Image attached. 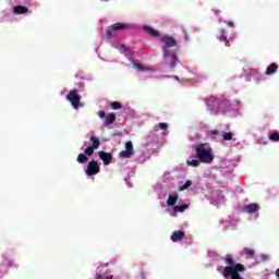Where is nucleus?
<instances>
[{"mask_svg": "<svg viewBox=\"0 0 279 279\" xmlns=\"http://www.w3.org/2000/svg\"><path fill=\"white\" fill-rule=\"evenodd\" d=\"M226 267H219L217 271H221L223 278H231V279H244L240 274L245 271V266L241 263H236L232 254H227L225 256Z\"/></svg>", "mask_w": 279, "mask_h": 279, "instance_id": "f257e3e1", "label": "nucleus"}, {"mask_svg": "<svg viewBox=\"0 0 279 279\" xmlns=\"http://www.w3.org/2000/svg\"><path fill=\"white\" fill-rule=\"evenodd\" d=\"M196 158H198L199 162H204L205 165H210L213 160H215V156H213V148L208 144H201L196 146Z\"/></svg>", "mask_w": 279, "mask_h": 279, "instance_id": "f03ea898", "label": "nucleus"}, {"mask_svg": "<svg viewBox=\"0 0 279 279\" xmlns=\"http://www.w3.org/2000/svg\"><path fill=\"white\" fill-rule=\"evenodd\" d=\"M160 41L163 43L162 47V58H168L170 56V51L168 49H171V47H178V40L173 38L172 36H163L160 38Z\"/></svg>", "mask_w": 279, "mask_h": 279, "instance_id": "7ed1b4c3", "label": "nucleus"}, {"mask_svg": "<svg viewBox=\"0 0 279 279\" xmlns=\"http://www.w3.org/2000/svg\"><path fill=\"white\" fill-rule=\"evenodd\" d=\"M68 101L72 105L74 110H80V101H82V96L77 93V89H72L66 95Z\"/></svg>", "mask_w": 279, "mask_h": 279, "instance_id": "20e7f679", "label": "nucleus"}, {"mask_svg": "<svg viewBox=\"0 0 279 279\" xmlns=\"http://www.w3.org/2000/svg\"><path fill=\"white\" fill-rule=\"evenodd\" d=\"M130 25L123 23H116L112 24L107 28V38H112V32H123V29H128Z\"/></svg>", "mask_w": 279, "mask_h": 279, "instance_id": "39448f33", "label": "nucleus"}, {"mask_svg": "<svg viewBox=\"0 0 279 279\" xmlns=\"http://www.w3.org/2000/svg\"><path fill=\"white\" fill-rule=\"evenodd\" d=\"M99 171H101V168L99 167V162H97V160H92L88 162L85 173L86 175H97Z\"/></svg>", "mask_w": 279, "mask_h": 279, "instance_id": "423d86ee", "label": "nucleus"}, {"mask_svg": "<svg viewBox=\"0 0 279 279\" xmlns=\"http://www.w3.org/2000/svg\"><path fill=\"white\" fill-rule=\"evenodd\" d=\"M121 158H132L134 156V145L132 142L125 143V150L120 151Z\"/></svg>", "mask_w": 279, "mask_h": 279, "instance_id": "0eeeda50", "label": "nucleus"}, {"mask_svg": "<svg viewBox=\"0 0 279 279\" xmlns=\"http://www.w3.org/2000/svg\"><path fill=\"white\" fill-rule=\"evenodd\" d=\"M217 38L220 43H225V47H230V41L228 40V29L221 28L218 31Z\"/></svg>", "mask_w": 279, "mask_h": 279, "instance_id": "6e6552de", "label": "nucleus"}, {"mask_svg": "<svg viewBox=\"0 0 279 279\" xmlns=\"http://www.w3.org/2000/svg\"><path fill=\"white\" fill-rule=\"evenodd\" d=\"M98 156H99L100 160H102L105 166H108V165H110V162H112V154H110V153L100 150V151H98Z\"/></svg>", "mask_w": 279, "mask_h": 279, "instance_id": "1a4fd4ad", "label": "nucleus"}, {"mask_svg": "<svg viewBox=\"0 0 279 279\" xmlns=\"http://www.w3.org/2000/svg\"><path fill=\"white\" fill-rule=\"evenodd\" d=\"M245 213L248 215H254V213H258L260 210V205L256 203L248 204L244 207Z\"/></svg>", "mask_w": 279, "mask_h": 279, "instance_id": "9d476101", "label": "nucleus"}, {"mask_svg": "<svg viewBox=\"0 0 279 279\" xmlns=\"http://www.w3.org/2000/svg\"><path fill=\"white\" fill-rule=\"evenodd\" d=\"M185 234H184V231H174L172 232L170 239L173 243H178V241H182V239H184Z\"/></svg>", "mask_w": 279, "mask_h": 279, "instance_id": "9b49d317", "label": "nucleus"}, {"mask_svg": "<svg viewBox=\"0 0 279 279\" xmlns=\"http://www.w3.org/2000/svg\"><path fill=\"white\" fill-rule=\"evenodd\" d=\"M29 12V8L23 7V5H16L13 8V13L21 15V14H27Z\"/></svg>", "mask_w": 279, "mask_h": 279, "instance_id": "f8f14e48", "label": "nucleus"}, {"mask_svg": "<svg viewBox=\"0 0 279 279\" xmlns=\"http://www.w3.org/2000/svg\"><path fill=\"white\" fill-rule=\"evenodd\" d=\"M144 32H146V34H149V36H153V38H158V36H160V33L151 28L150 26H144Z\"/></svg>", "mask_w": 279, "mask_h": 279, "instance_id": "ddd939ff", "label": "nucleus"}, {"mask_svg": "<svg viewBox=\"0 0 279 279\" xmlns=\"http://www.w3.org/2000/svg\"><path fill=\"white\" fill-rule=\"evenodd\" d=\"M117 121V116L114 113H109L106 117L105 126L108 128V125H112Z\"/></svg>", "mask_w": 279, "mask_h": 279, "instance_id": "4468645a", "label": "nucleus"}, {"mask_svg": "<svg viewBox=\"0 0 279 279\" xmlns=\"http://www.w3.org/2000/svg\"><path fill=\"white\" fill-rule=\"evenodd\" d=\"M277 71H278V64L277 63H271L270 65L267 66L266 74L267 75H274V73H277Z\"/></svg>", "mask_w": 279, "mask_h": 279, "instance_id": "2eb2a0df", "label": "nucleus"}, {"mask_svg": "<svg viewBox=\"0 0 279 279\" xmlns=\"http://www.w3.org/2000/svg\"><path fill=\"white\" fill-rule=\"evenodd\" d=\"M76 161L80 163V165H86V162H88V156L85 155V154H78L77 158H76Z\"/></svg>", "mask_w": 279, "mask_h": 279, "instance_id": "dca6fc26", "label": "nucleus"}, {"mask_svg": "<svg viewBox=\"0 0 279 279\" xmlns=\"http://www.w3.org/2000/svg\"><path fill=\"white\" fill-rule=\"evenodd\" d=\"M168 206H175L178 204V194L170 195L167 201Z\"/></svg>", "mask_w": 279, "mask_h": 279, "instance_id": "f3484780", "label": "nucleus"}, {"mask_svg": "<svg viewBox=\"0 0 279 279\" xmlns=\"http://www.w3.org/2000/svg\"><path fill=\"white\" fill-rule=\"evenodd\" d=\"M189 208V204L177 205L173 207L174 213H184Z\"/></svg>", "mask_w": 279, "mask_h": 279, "instance_id": "a211bd4d", "label": "nucleus"}, {"mask_svg": "<svg viewBox=\"0 0 279 279\" xmlns=\"http://www.w3.org/2000/svg\"><path fill=\"white\" fill-rule=\"evenodd\" d=\"M90 142L93 143L92 147L94 149H99V146L101 145V142L96 136H92Z\"/></svg>", "mask_w": 279, "mask_h": 279, "instance_id": "6ab92c4d", "label": "nucleus"}, {"mask_svg": "<svg viewBox=\"0 0 279 279\" xmlns=\"http://www.w3.org/2000/svg\"><path fill=\"white\" fill-rule=\"evenodd\" d=\"M243 252L247 258H254V254H256V252L250 247H244Z\"/></svg>", "mask_w": 279, "mask_h": 279, "instance_id": "aec40b11", "label": "nucleus"}, {"mask_svg": "<svg viewBox=\"0 0 279 279\" xmlns=\"http://www.w3.org/2000/svg\"><path fill=\"white\" fill-rule=\"evenodd\" d=\"M179 62H180V59H178V56L177 54H171L170 69H173L174 66H178Z\"/></svg>", "mask_w": 279, "mask_h": 279, "instance_id": "412c9836", "label": "nucleus"}, {"mask_svg": "<svg viewBox=\"0 0 279 279\" xmlns=\"http://www.w3.org/2000/svg\"><path fill=\"white\" fill-rule=\"evenodd\" d=\"M169 128L168 123L161 122L157 125H155V132H159V130H167Z\"/></svg>", "mask_w": 279, "mask_h": 279, "instance_id": "4be33fe9", "label": "nucleus"}, {"mask_svg": "<svg viewBox=\"0 0 279 279\" xmlns=\"http://www.w3.org/2000/svg\"><path fill=\"white\" fill-rule=\"evenodd\" d=\"M199 162H202V161H199V159L198 160L192 159V160H187L186 165H189V167H199Z\"/></svg>", "mask_w": 279, "mask_h": 279, "instance_id": "5701e85b", "label": "nucleus"}, {"mask_svg": "<svg viewBox=\"0 0 279 279\" xmlns=\"http://www.w3.org/2000/svg\"><path fill=\"white\" fill-rule=\"evenodd\" d=\"M112 110H121L123 108V105L119 101L111 102Z\"/></svg>", "mask_w": 279, "mask_h": 279, "instance_id": "b1692460", "label": "nucleus"}, {"mask_svg": "<svg viewBox=\"0 0 279 279\" xmlns=\"http://www.w3.org/2000/svg\"><path fill=\"white\" fill-rule=\"evenodd\" d=\"M190 186H193V181L187 180V181L185 182V184H183V185L179 189V191H186V189H189Z\"/></svg>", "mask_w": 279, "mask_h": 279, "instance_id": "393cba45", "label": "nucleus"}, {"mask_svg": "<svg viewBox=\"0 0 279 279\" xmlns=\"http://www.w3.org/2000/svg\"><path fill=\"white\" fill-rule=\"evenodd\" d=\"M269 140L274 141L275 143L279 142V133H272L269 135Z\"/></svg>", "mask_w": 279, "mask_h": 279, "instance_id": "a878e982", "label": "nucleus"}, {"mask_svg": "<svg viewBox=\"0 0 279 279\" xmlns=\"http://www.w3.org/2000/svg\"><path fill=\"white\" fill-rule=\"evenodd\" d=\"M232 136H233V134L230 132L222 134L223 141H232Z\"/></svg>", "mask_w": 279, "mask_h": 279, "instance_id": "bb28decb", "label": "nucleus"}, {"mask_svg": "<svg viewBox=\"0 0 279 279\" xmlns=\"http://www.w3.org/2000/svg\"><path fill=\"white\" fill-rule=\"evenodd\" d=\"M93 154H95V148L89 146L85 149V155L87 156H93Z\"/></svg>", "mask_w": 279, "mask_h": 279, "instance_id": "cd10ccee", "label": "nucleus"}, {"mask_svg": "<svg viewBox=\"0 0 279 279\" xmlns=\"http://www.w3.org/2000/svg\"><path fill=\"white\" fill-rule=\"evenodd\" d=\"M135 69H137V71H143V64L141 63H134Z\"/></svg>", "mask_w": 279, "mask_h": 279, "instance_id": "c85d7f7f", "label": "nucleus"}, {"mask_svg": "<svg viewBox=\"0 0 279 279\" xmlns=\"http://www.w3.org/2000/svg\"><path fill=\"white\" fill-rule=\"evenodd\" d=\"M98 117H99L100 119H105V118H106V111H99V112H98Z\"/></svg>", "mask_w": 279, "mask_h": 279, "instance_id": "c756f323", "label": "nucleus"}, {"mask_svg": "<svg viewBox=\"0 0 279 279\" xmlns=\"http://www.w3.org/2000/svg\"><path fill=\"white\" fill-rule=\"evenodd\" d=\"M211 134H213L214 136L219 135V130H213V131H211Z\"/></svg>", "mask_w": 279, "mask_h": 279, "instance_id": "7c9ffc66", "label": "nucleus"}, {"mask_svg": "<svg viewBox=\"0 0 279 279\" xmlns=\"http://www.w3.org/2000/svg\"><path fill=\"white\" fill-rule=\"evenodd\" d=\"M228 27H234V22H227Z\"/></svg>", "mask_w": 279, "mask_h": 279, "instance_id": "2f4dec72", "label": "nucleus"}, {"mask_svg": "<svg viewBox=\"0 0 279 279\" xmlns=\"http://www.w3.org/2000/svg\"><path fill=\"white\" fill-rule=\"evenodd\" d=\"M96 279H106V277L101 276V274H97Z\"/></svg>", "mask_w": 279, "mask_h": 279, "instance_id": "473e14b6", "label": "nucleus"}, {"mask_svg": "<svg viewBox=\"0 0 279 279\" xmlns=\"http://www.w3.org/2000/svg\"><path fill=\"white\" fill-rule=\"evenodd\" d=\"M105 279H117V277L109 276V277H105Z\"/></svg>", "mask_w": 279, "mask_h": 279, "instance_id": "72a5a7b5", "label": "nucleus"}, {"mask_svg": "<svg viewBox=\"0 0 279 279\" xmlns=\"http://www.w3.org/2000/svg\"><path fill=\"white\" fill-rule=\"evenodd\" d=\"M141 278L145 279V272H142Z\"/></svg>", "mask_w": 279, "mask_h": 279, "instance_id": "f704fd0d", "label": "nucleus"}, {"mask_svg": "<svg viewBox=\"0 0 279 279\" xmlns=\"http://www.w3.org/2000/svg\"><path fill=\"white\" fill-rule=\"evenodd\" d=\"M184 38H185V40H189V35H187V34H185Z\"/></svg>", "mask_w": 279, "mask_h": 279, "instance_id": "c9c22d12", "label": "nucleus"}, {"mask_svg": "<svg viewBox=\"0 0 279 279\" xmlns=\"http://www.w3.org/2000/svg\"><path fill=\"white\" fill-rule=\"evenodd\" d=\"M105 1H108V0H105Z\"/></svg>", "mask_w": 279, "mask_h": 279, "instance_id": "e433bc0d", "label": "nucleus"}]
</instances>
